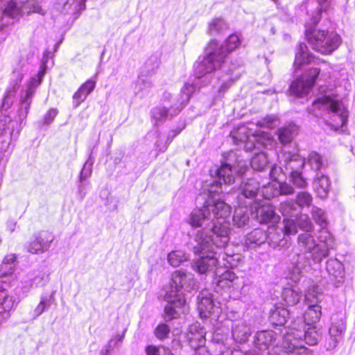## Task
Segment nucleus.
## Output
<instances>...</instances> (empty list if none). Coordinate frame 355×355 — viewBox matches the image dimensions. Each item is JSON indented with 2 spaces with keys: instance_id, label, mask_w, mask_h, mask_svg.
<instances>
[{
  "instance_id": "obj_1",
  "label": "nucleus",
  "mask_w": 355,
  "mask_h": 355,
  "mask_svg": "<svg viewBox=\"0 0 355 355\" xmlns=\"http://www.w3.org/2000/svg\"><path fill=\"white\" fill-rule=\"evenodd\" d=\"M248 166L245 162L239 160L236 153H227L225 161L214 171L218 181L211 180L208 187V198L201 209H194L190 214L189 223L194 227H202L198 231L207 234L214 244L218 247H225L230 241V229L226 218L231 214L230 206L223 200H216V196L221 191L222 181L224 184L234 182L235 174L243 175Z\"/></svg>"
},
{
  "instance_id": "obj_2",
  "label": "nucleus",
  "mask_w": 355,
  "mask_h": 355,
  "mask_svg": "<svg viewBox=\"0 0 355 355\" xmlns=\"http://www.w3.org/2000/svg\"><path fill=\"white\" fill-rule=\"evenodd\" d=\"M224 247H218L214 244L207 234L198 231L193 241L188 243V248L195 254H201V257L192 263L193 269L199 274H205L212 271L219 259H222L226 267H233V261L235 257L239 259V254L229 255L223 251Z\"/></svg>"
},
{
  "instance_id": "obj_3",
  "label": "nucleus",
  "mask_w": 355,
  "mask_h": 355,
  "mask_svg": "<svg viewBox=\"0 0 355 355\" xmlns=\"http://www.w3.org/2000/svg\"><path fill=\"white\" fill-rule=\"evenodd\" d=\"M193 276L182 270L175 271L171 276L170 286L164 295L167 302L164 318L166 321L178 318L187 311L186 300L182 291L190 292L195 287Z\"/></svg>"
},
{
  "instance_id": "obj_4",
  "label": "nucleus",
  "mask_w": 355,
  "mask_h": 355,
  "mask_svg": "<svg viewBox=\"0 0 355 355\" xmlns=\"http://www.w3.org/2000/svg\"><path fill=\"white\" fill-rule=\"evenodd\" d=\"M318 241L311 233L304 232L298 235L297 257L314 263H320L329 254L334 247V239L328 230H320Z\"/></svg>"
},
{
  "instance_id": "obj_5",
  "label": "nucleus",
  "mask_w": 355,
  "mask_h": 355,
  "mask_svg": "<svg viewBox=\"0 0 355 355\" xmlns=\"http://www.w3.org/2000/svg\"><path fill=\"white\" fill-rule=\"evenodd\" d=\"M240 44L241 39L236 34L230 35L221 46L211 41L206 49V56L194 64L196 77L201 78L216 70L224 62L227 53L235 50Z\"/></svg>"
},
{
  "instance_id": "obj_6",
  "label": "nucleus",
  "mask_w": 355,
  "mask_h": 355,
  "mask_svg": "<svg viewBox=\"0 0 355 355\" xmlns=\"http://www.w3.org/2000/svg\"><path fill=\"white\" fill-rule=\"evenodd\" d=\"M304 337V342L309 345L318 344L320 334L313 326L309 327L306 330L292 322L288 329L284 334L282 347L286 352L291 355H313L312 350L304 347L302 343Z\"/></svg>"
},
{
  "instance_id": "obj_7",
  "label": "nucleus",
  "mask_w": 355,
  "mask_h": 355,
  "mask_svg": "<svg viewBox=\"0 0 355 355\" xmlns=\"http://www.w3.org/2000/svg\"><path fill=\"white\" fill-rule=\"evenodd\" d=\"M320 19V15L318 16ZM313 17L311 24L306 26L305 34L306 40L313 50L323 55H330L336 51L342 42L340 36L334 31L328 30L315 29Z\"/></svg>"
},
{
  "instance_id": "obj_8",
  "label": "nucleus",
  "mask_w": 355,
  "mask_h": 355,
  "mask_svg": "<svg viewBox=\"0 0 355 355\" xmlns=\"http://www.w3.org/2000/svg\"><path fill=\"white\" fill-rule=\"evenodd\" d=\"M232 141L236 144H243L246 151L254 148L272 146V138L270 133L260 129L252 130L245 125H241L230 133Z\"/></svg>"
},
{
  "instance_id": "obj_9",
  "label": "nucleus",
  "mask_w": 355,
  "mask_h": 355,
  "mask_svg": "<svg viewBox=\"0 0 355 355\" xmlns=\"http://www.w3.org/2000/svg\"><path fill=\"white\" fill-rule=\"evenodd\" d=\"M317 110L327 112L330 115L332 122L327 124L334 130L343 127L347 121V111L341 101H334L328 96L318 98L313 102L309 112L318 116L321 113H317Z\"/></svg>"
},
{
  "instance_id": "obj_10",
  "label": "nucleus",
  "mask_w": 355,
  "mask_h": 355,
  "mask_svg": "<svg viewBox=\"0 0 355 355\" xmlns=\"http://www.w3.org/2000/svg\"><path fill=\"white\" fill-rule=\"evenodd\" d=\"M195 86L191 83H186L182 88L180 98L177 103L168 108L166 105L154 107L151 111L152 118L156 121H164L177 115L187 104L191 94L195 91Z\"/></svg>"
},
{
  "instance_id": "obj_11",
  "label": "nucleus",
  "mask_w": 355,
  "mask_h": 355,
  "mask_svg": "<svg viewBox=\"0 0 355 355\" xmlns=\"http://www.w3.org/2000/svg\"><path fill=\"white\" fill-rule=\"evenodd\" d=\"M45 72V67L43 66L37 74L29 80L26 88L21 91L19 108V116L21 119L26 117L36 89L41 84Z\"/></svg>"
},
{
  "instance_id": "obj_12",
  "label": "nucleus",
  "mask_w": 355,
  "mask_h": 355,
  "mask_svg": "<svg viewBox=\"0 0 355 355\" xmlns=\"http://www.w3.org/2000/svg\"><path fill=\"white\" fill-rule=\"evenodd\" d=\"M278 334L272 330H262L257 331L254 336V343L259 349L262 350L269 349L272 347V349L269 350L268 355H291L290 353L286 352L282 345H277Z\"/></svg>"
},
{
  "instance_id": "obj_13",
  "label": "nucleus",
  "mask_w": 355,
  "mask_h": 355,
  "mask_svg": "<svg viewBox=\"0 0 355 355\" xmlns=\"http://www.w3.org/2000/svg\"><path fill=\"white\" fill-rule=\"evenodd\" d=\"M320 72V68L310 69L304 77L293 81L290 86L291 93L297 97H303L307 95L315 84Z\"/></svg>"
},
{
  "instance_id": "obj_14",
  "label": "nucleus",
  "mask_w": 355,
  "mask_h": 355,
  "mask_svg": "<svg viewBox=\"0 0 355 355\" xmlns=\"http://www.w3.org/2000/svg\"><path fill=\"white\" fill-rule=\"evenodd\" d=\"M20 129L17 121L12 120L8 116H3L0 119V150L6 151L11 140L16 139Z\"/></svg>"
},
{
  "instance_id": "obj_15",
  "label": "nucleus",
  "mask_w": 355,
  "mask_h": 355,
  "mask_svg": "<svg viewBox=\"0 0 355 355\" xmlns=\"http://www.w3.org/2000/svg\"><path fill=\"white\" fill-rule=\"evenodd\" d=\"M250 211L260 223H277L279 220L274 207L266 200L253 202L250 204Z\"/></svg>"
},
{
  "instance_id": "obj_16",
  "label": "nucleus",
  "mask_w": 355,
  "mask_h": 355,
  "mask_svg": "<svg viewBox=\"0 0 355 355\" xmlns=\"http://www.w3.org/2000/svg\"><path fill=\"white\" fill-rule=\"evenodd\" d=\"M278 159L282 167L284 168L285 173L291 174L292 171H300L304 166L305 159L297 152L287 150L283 148L278 155Z\"/></svg>"
},
{
  "instance_id": "obj_17",
  "label": "nucleus",
  "mask_w": 355,
  "mask_h": 355,
  "mask_svg": "<svg viewBox=\"0 0 355 355\" xmlns=\"http://www.w3.org/2000/svg\"><path fill=\"white\" fill-rule=\"evenodd\" d=\"M54 236L49 231H41L33 236V239L28 246V251L32 254H42L47 251L52 242Z\"/></svg>"
},
{
  "instance_id": "obj_18",
  "label": "nucleus",
  "mask_w": 355,
  "mask_h": 355,
  "mask_svg": "<svg viewBox=\"0 0 355 355\" xmlns=\"http://www.w3.org/2000/svg\"><path fill=\"white\" fill-rule=\"evenodd\" d=\"M332 320L329 330L330 338L327 345L328 350H331L337 346L338 343L342 340L343 332L345 331V323L343 319L338 321H335V319Z\"/></svg>"
},
{
  "instance_id": "obj_19",
  "label": "nucleus",
  "mask_w": 355,
  "mask_h": 355,
  "mask_svg": "<svg viewBox=\"0 0 355 355\" xmlns=\"http://www.w3.org/2000/svg\"><path fill=\"white\" fill-rule=\"evenodd\" d=\"M198 309L202 318H207L215 312L216 305L211 297V294L207 291H203L198 296Z\"/></svg>"
},
{
  "instance_id": "obj_20",
  "label": "nucleus",
  "mask_w": 355,
  "mask_h": 355,
  "mask_svg": "<svg viewBox=\"0 0 355 355\" xmlns=\"http://www.w3.org/2000/svg\"><path fill=\"white\" fill-rule=\"evenodd\" d=\"M321 306L319 304H308V309L304 314V320L302 318L294 321L295 325L304 328L306 324L312 325L318 322L321 317Z\"/></svg>"
},
{
  "instance_id": "obj_21",
  "label": "nucleus",
  "mask_w": 355,
  "mask_h": 355,
  "mask_svg": "<svg viewBox=\"0 0 355 355\" xmlns=\"http://www.w3.org/2000/svg\"><path fill=\"white\" fill-rule=\"evenodd\" d=\"M205 331L203 328L200 327L199 323H194L189 328L187 338L190 346L194 349L204 346L205 344Z\"/></svg>"
},
{
  "instance_id": "obj_22",
  "label": "nucleus",
  "mask_w": 355,
  "mask_h": 355,
  "mask_svg": "<svg viewBox=\"0 0 355 355\" xmlns=\"http://www.w3.org/2000/svg\"><path fill=\"white\" fill-rule=\"evenodd\" d=\"M259 188V182L252 178L243 180L239 186V191L243 198L253 200L257 196Z\"/></svg>"
},
{
  "instance_id": "obj_23",
  "label": "nucleus",
  "mask_w": 355,
  "mask_h": 355,
  "mask_svg": "<svg viewBox=\"0 0 355 355\" xmlns=\"http://www.w3.org/2000/svg\"><path fill=\"white\" fill-rule=\"evenodd\" d=\"M318 61H319V59L314 58L304 43H300L298 45L294 61V67L295 68L300 69L304 64H309L312 62H317Z\"/></svg>"
},
{
  "instance_id": "obj_24",
  "label": "nucleus",
  "mask_w": 355,
  "mask_h": 355,
  "mask_svg": "<svg viewBox=\"0 0 355 355\" xmlns=\"http://www.w3.org/2000/svg\"><path fill=\"white\" fill-rule=\"evenodd\" d=\"M250 326L243 321H237L232 325V334L234 340L239 343H244L251 335Z\"/></svg>"
},
{
  "instance_id": "obj_25",
  "label": "nucleus",
  "mask_w": 355,
  "mask_h": 355,
  "mask_svg": "<svg viewBox=\"0 0 355 355\" xmlns=\"http://www.w3.org/2000/svg\"><path fill=\"white\" fill-rule=\"evenodd\" d=\"M326 269L331 279L341 282L345 277V270L343 263L337 259H329L326 263Z\"/></svg>"
},
{
  "instance_id": "obj_26",
  "label": "nucleus",
  "mask_w": 355,
  "mask_h": 355,
  "mask_svg": "<svg viewBox=\"0 0 355 355\" xmlns=\"http://www.w3.org/2000/svg\"><path fill=\"white\" fill-rule=\"evenodd\" d=\"M311 267V261L297 257L288 273V277L295 283L298 282L303 276L306 268Z\"/></svg>"
},
{
  "instance_id": "obj_27",
  "label": "nucleus",
  "mask_w": 355,
  "mask_h": 355,
  "mask_svg": "<svg viewBox=\"0 0 355 355\" xmlns=\"http://www.w3.org/2000/svg\"><path fill=\"white\" fill-rule=\"evenodd\" d=\"M313 187L318 196L321 198H325L331 187L329 177L320 172H318L313 182Z\"/></svg>"
},
{
  "instance_id": "obj_28",
  "label": "nucleus",
  "mask_w": 355,
  "mask_h": 355,
  "mask_svg": "<svg viewBox=\"0 0 355 355\" xmlns=\"http://www.w3.org/2000/svg\"><path fill=\"white\" fill-rule=\"evenodd\" d=\"M267 239V235L262 230L257 228L246 235L245 239V245L250 248H254L259 246Z\"/></svg>"
},
{
  "instance_id": "obj_29",
  "label": "nucleus",
  "mask_w": 355,
  "mask_h": 355,
  "mask_svg": "<svg viewBox=\"0 0 355 355\" xmlns=\"http://www.w3.org/2000/svg\"><path fill=\"white\" fill-rule=\"evenodd\" d=\"M96 83L94 80H88L78 89L73 96L74 106L78 107L85 99L87 95L90 94L94 89Z\"/></svg>"
},
{
  "instance_id": "obj_30",
  "label": "nucleus",
  "mask_w": 355,
  "mask_h": 355,
  "mask_svg": "<svg viewBox=\"0 0 355 355\" xmlns=\"http://www.w3.org/2000/svg\"><path fill=\"white\" fill-rule=\"evenodd\" d=\"M266 191L268 189L272 190L271 193L266 192V196L269 198H273L279 194L280 195H291L294 193V188L288 183L277 182V184H269L267 187Z\"/></svg>"
},
{
  "instance_id": "obj_31",
  "label": "nucleus",
  "mask_w": 355,
  "mask_h": 355,
  "mask_svg": "<svg viewBox=\"0 0 355 355\" xmlns=\"http://www.w3.org/2000/svg\"><path fill=\"white\" fill-rule=\"evenodd\" d=\"M290 315V311L285 308H276L270 311L269 317L270 322L276 326L284 325Z\"/></svg>"
},
{
  "instance_id": "obj_32",
  "label": "nucleus",
  "mask_w": 355,
  "mask_h": 355,
  "mask_svg": "<svg viewBox=\"0 0 355 355\" xmlns=\"http://www.w3.org/2000/svg\"><path fill=\"white\" fill-rule=\"evenodd\" d=\"M297 134V128L295 125H291L287 127L279 128L277 131L278 139L283 145H286L291 142Z\"/></svg>"
},
{
  "instance_id": "obj_33",
  "label": "nucleus",
  "mask_w": 355,
  "mask_h": 355,
  "mask_svg": "<svg viewBox=\"0 0 355 355\" xmlns=\"http://www.w3.org/2000/svg\"><path fill=\"white\" fill-rule=\"evenodd\" d=\"M19 82L15 83L12 87H9L4 95L3 102L1 104V109L3 110H7L9 109L13 103L14 98L15 96L16 92L19 88V85L20 82L22 80L23 76L20 73L18 74Z\"/></svg>"
},
{
  "instance_id": "obj_34",
  "label": "nucleus",
  "mask_w": 355,
  "mask_h": 355,
  "mask_svg": "<svg viewBox=\"0 0 355 355\" xmlns=\"http://www.w3.org/2000/svg\"><path fill=\"white\" fill-rule=\"evenodd\" d=\"M279 210L286 217H296L301 213L299 205L294 200L281 202Z\"/></svg>"
},
{
  "instance_id": "obj_35",
  "label": "nucleus",
  "mask_w": 355,
  "mask_h": 355,
  "mask_svg": "<svg viewBox=\"0 0 355 355\" xmlns=\"http://www.w3.org/2000/svg\"><path fill=\"white\" fill-rule=\"evenodd\" d=\"M233 225L237 227H242L246 225L249 221L248 209L245 207H237L233 216Z\"/></svg>"
},
{
  "instance_id": "obj_36",
  "label": "nucleus",
  "mask_w": 355,
  "mask_h": 355,
  "mask_svg": "<svg viewBox=\"0 0 355 355\" xmlns=\"http://www.w3.org/2000/svg\"><path fill=\"white\" fill-rule=\"evenodd\" d=\"M301 297V293L293 288H286L283 290L282 298L286 304L289 306L297 304Z\"/></svg>"
},
{
  "instance_id": "obj_37",
  "label": "nucleus",
  "mask_w": 355,
  "mask_h": 355,
  "mask_svg": "<svg viewBox=\"0 0 355 355\" xmlns=\"http://www.w3.org/2000/svg\"><path fill=\"white\" fill-rule=\"evenodd\" d=\"M323 295L318 286L311 285L305 294V300L307 304H318L322 300Z\"/></svg>"
},
{
  "instance_id": "obj_38",
  "label": "nucleus",
  "mask_w": 355,
  "mask_h": 355,
  "mask_svg": "<svg viewBox=\"0 0 355 355\" xmlns=\"http://www.w3.org/2000/svg\"><path fill=\"white\" fill-rule=\"evenodd\" d=\"M269 161L264 152L256 153L251 159L252 168L256 171H263L268 165Z\"/></svg>"
},
{
  "instance_id": "obj_39",
  "label": "nucleus",
  "mask_w": 355,
  "mask_h": 355,
  "mask_svg": "<svg viewBox=\"0 0 355 355\" xmlns=\"http://www.w3.org/2000/svg\"><path fill=\"white\" fill-rule=\"evenodd\" d=\"M16 259L17 256L15 254H10L4 257L2 263L0 265V272L1 275L6 276L12 273Z\"/></svg>"
},
{
  "instance_id": "obj_40",
  "label": "nucleus",
  "mask_w": 355,
  "mask_h": 355,
  "mask_svg": "<svg viewBox=\"0 0 355 355\" xmlns=\"http://www.w3.org/2000/svg\"><path fill=\"white\" fill-rule=\"evenodd\" d=\"M52 295L48 297L46 295H42L40 298V302L35 307L33 312L32 318L36 319L41 315L46 309H48L51 304Z\"/></svg>"
},
{
  "instance_id": "obj_41",
  "label": "nucleus",
  "mask_w": 355,
  "mask_h": 355,
  "mask_svg": "<svg viewBox=\"0 0 355 355\" xmlns=\"http://www.w3.org/2000/svg\"><path fill=\"white\" fill-rule=\"evenodd\" d=\"M311 215L315 222L321 227V230H327L326 229L327 225L326 214L322 209L315 206L313 207Z\"/></svg>"
},
{
  "instance_id": "obj_42",
  "label": "nucleus",
  "mask_w": 355,
  "mask_h": 355,
  "mask_svg": "<svg viewBox=\"0 0 355 355\" xmlns=\"http://www.w3.org/2000/svg\"><path fill=\"white\" fill-rule=\"evenodd\" d=\"M234 277L235 275L234 273L226 271L217 279L216 282V287L220 288L223 290L226 288H230L232 286V281L234 280Z\"/></svg>"
},
{
  "instance_id": "obj_43",
  "label": "nucleus",
  "mask_w": 355,
  "mask_h": 355,
  "mask_svg": "<svg viewBox=\"0 0 355 355\" xmlns=\"http://www.w3.org/2000/svg\"><path fill=\"white\" fill-rule=\"evenodd\" d=\"M188 259V256L181 250H175L168 254V262L173 267H178Z\"/></svg>"
},
{
  "instance_id": "obj_44",
  "label": "nucleus",
  "mask_w": 355,
  "mask_h": 355,
  "mask_svg": "<svg viewBox=\"0 0 355 355\" xmlns=\"http://www.w3.org/2000/svg\"><path fill=\"white\" fill-rule=\"evenodd\" d=\"M284 233L278 232L275 230V232H270L268 235H267L266 241H268L270 247L275 249L284 244L285 241H284Z\"/></svg>"
},
{
  "instance_id": "obj_45",
  "label": "nucleus",
  "mask_w": 355,
  "mask_h": 355,
  "mask_svg": "<svg viewBox=\"0 0 355 355\" xmlns=\"http://www.w3.org/2000/svg\"><path fill=\"white\" fill-rule=\"evenodd\" d=\"M159 64V60L158 57L156 55H152L146 61L141 73H146V75H151L158 68Z\"/></svg>"
},
{
  "instance_id": "obj_46",
  "label": "nucleus",
  "mask_w": 355,
  "mask_h": 355,
  "mask_svg": "<svg viewBox=\"0 0 355 355\" xmlns=\"http://www.w3.org/2000/svg\"><path fill=\"white\" fill-rule=\"evenodd\" d=\"M227 26L222 18H215L209 24L208 33L210 35H215L225 30Z\"/></svg>"
},
{
  "instance_id": "obj_47",
  "label": "nucleus",
  "mask_w": 355,
  "mask_h": 355,
  "mask_svg": "<svg viewBox=\"0 0 355 355\" xmlns=\"http://www.w3.org/2000/svg\"><path fill=\"white\" fill-rule=\"evenodd\" d=\"M313 201L312 196L307 191H301L297 193L296 198V204L299 205L301 211L304 207H309Z\"/></svg>"
},
{
  "instance_id": "obj_48",
  "label": "nucleus",
  "mask_w": 355,
  "mask_h": 355,
  "mask_svg": "<svg viewBox=\"0 0 355 355\" xmlns=\"http://www.w3.org/2000/svg\"><path fill=\"white\" fill-rule=\"evenodd\" d=\"M307 163L313 170L318 171L322 166V157L316 152H311L307 157Z\"/></svg>"
},
{
  "instance_id": "obj_49",
  "label": "nucleus",
  "mask_w": 355,
  "mask_h": 355,
  "mask_svg": "<svg viewBox=\"0 0 355 355\" xmlns=\"http://www.w3.org/2000/svg\"><path fill=\"white\" fill-rule=\"evenodd\" d=\"M44 276L43 275L42 277H35L33 279L24 282L21 288V292L25 295L27 294L33 287L34 284H35L36 286H43L44 284H41V282L44 279Z\"/></svg>"
},
{
  "instance_id": "obj_50",
  "label": "nucleus",
  "mask_w": 355,
  "mask_h": 355,
  "mask_svg": "<svg viewBox=\"0 0 355 355\" xmlns=\"http://www.w3.org/2000/svg\"><path fill=\"white\" fill-rule=\"evenodd\" d=\"M290 178L291 181L297 187L303 189L307 186L306 180L303 177L301 171H292L291 174H290Z\"/></svg>"
},
{
  "instance_id": "obj_51",
  "label": "nucleus",
  "mask_w": 355,
  "mask_h": 355,
  "mask_svg": "<svg viewBox=\"0 0 355 355\" xmlns=\"http://www.w3.org/2000/svg\"><path fill=\"white\" fill-rule=\"evenodd\" d=\"M278 125V119L275 116H267L265 118L259 120L257 123V125L259 127L274 128Z\"/></svg>"
},
{
  "instance_id": "obj_52",
  "label": "nucleus",
  "mask_w": 355,
  "mask_h": 355,
  "mask_svg": "<svg viewBox=\"0 0 355 355\" xmlns=\"http://www.w3.org/2000/svg\"><path fill=\"white\" fill-rule=\"evenodd\" d=\"M284 234H295L297 232L298 224L294 219L285 218L283 221Z\"/></svg>"
},
{
  "instance_id": "obj_53",
  "label": "nucleus",
  "mask_w": 355,
  "mask_h": 355,
  "mask_svg": "<svg viewBox=\"0 0 355 355\" xmlns=\"http://www.w3.org/2000/svg\"><path fill=\"white\" fill-rule=\"evenodd\" d=\"M147 355H173L171 350L164 346H148L146 348Z\"/></svg>"
},
{
  "instance_id": "obj_54",
  "label": "nucleus",
  "mask_w": 355,
  "mask_h": 355,
  "mask_svg": "<svg viewBox=\"0 0 355 355\" xmlns=\"http://www.w3.org/2000/svg\"><path fill=\"white\" fill-rule=\"evenodd\" d=\"M148 76L149 75L141 72L137 82V86L139 87V90H144L152 86V81L148 78Z\"/></svg>"
},
{
  "instance_id": "obj_55",
  "label": "nucleus",
  "mask_w": 355,
  "mask_h": 355,
  "mask_svg": "<svg viewBox=\"0 0 355 355\" xmlns=\"http://www.w3.org/2000/svg\"><path fill=\"white\" fill-rule=\"evenodd\" d=\"M331 1V0H318L320 8L313 15L314 23H316L319 19L318 16L320 15L321 12H325L328 10L330 7Z\"/></svg>"
},
{
  "instance_id": "obj_56",
  "label": "nucleus",
  "mask_w": 355,
  "mask_h": 355,
  "mask_svg": "<svg viewBox=\"0 0 355 355\" xmlns=\"http://www.w3.org/2000/svg\"><path fill=\"white\" fill-rule=\"evenodd\" d=\"M169 331L170 329L168 325L161 324L156 327L155 334L157 338L162 340L167 337L169 334Z\"/></svg>"
},
{
  "instance_id": "obj_57",
  "label": "nucleus",
  "mask_w": 355,
  "mask_h": 355,
  "mask_svg": "<svg viewBox=\"0 0 355 355\" xmlns=\"http://www.w3.org/2000/svg\"><path fill=\"white\" fill-rule=\"evenodd\" d=\"M297 222L298 224V228L304 230L305 232L311 233L313 230V224L307 217H305L304 218H300Z\"/></svg>"
},
{
  "instance_id": "obj_58",
  "label": "nucleus",
  "mask_w": 355,
  "mask_h": 355,
  "mask_svg": "<svg viewBox=\"0 0 355 355\" xmlns=\"http://www.w3.org/2000/svg\"><path fill=\"white\" fill-rule=\"evenodd\" d=\"M90 187V182L89 181L83 180V182L79 181L78 196L80 200H83L85 197L87 191Z\"/></svg>"
},
{
  "instance_id": "obj_59",
  "label": "nucleus",
  "mask_w": 355,
  "mask_h": 355,
  "mask_svg": "<svg viewBox=\"0 0 355 355\" xmlns=\"http://www.w3.org/2000/svg\"><path fill=\"white\" fill-rule=\"evenodd\" d=\"M92 172V164H89L87 162L84 164L83 169L80 174L79 181L83 182V180L87 181V179L91 175Z\"/></svg>"
},
{
  "instance_id": "obj_60",
  "label": "nucleus",
  "mask_w": 355,
  "mask_h": 355,
  "mask_svg": "<svg viewBox=\"0 0 355 355\" xmlns=\"http://www.w3.org/2000/svg\"><path fill=\"white\" fill-rule=\"evenodd\" d=\"M58 113V111L56 108H51L44 115L43 119V123L45 125L51 123L57 116Z\"/></svg>"
},
{
  "instance_id": "obj_61",
  "label": "nucleus",
  "mask_w": 355,
  "mask_h": 355,
  "mask_svg": "<svg viewBox=\"0 0 355 355\" xmlns=\"http://www.w3.org/2000/svg\"><path fill=\"white\" fill-rule=\"evenodd\" d=\"M234 80V79H233L232 76L228 77L227 78H223V83L219 89V92H224L227 89L230 87Z\"/></svg>"
},
{
  "instance_id": "obj_62",
  "label": "nucleus",
  "mask_w": 355,
  "mask_h": 355,
  "mask_svg": "<svg viewBox=\"0 0 355 355\" xmlns=\"http://www.w3.org/2000/svg\"><path fill=\"white\" fill-rule=\"evenodd\" d=\"M283 171V168L282 167H272L270 171V177L272 180H277L278 179V177L276 176V174L278 171Z\"/></svg>"
},
{
  "instance_id": "obj_63",
  "label": "nucleus",
  "mask_w": 355,
  "mask_h": 355,
  "mask_svg": "<svg viewBox=\"0 0 355 355\" xmlns=\"http://www.w3.org/2000/svg\"><path fill=\"white\" fill-rule=\"evenodd\" d=\"M269 184H277V183H268L267 185L263 187V191H262V194H263V196H264V198H266V200L270 199V198L269 197H267L266 196V192H268V193H271L272 192V190L271 189H268V191H266L267 189V187L269 185Z\"/></svg>"
},
{
  "instance_id": "obj_64",
  "label": "nucleus",
  "mask_w": 355,
  "mask_h": 355,
  "mask_svg": "<svg viewBox=\"0 0 355 355\" xmlns=\"http://www.w3.org/2000/svg\"><path fill=\"white\" fill-rule=\"evenodd\" d=\"M171 98V94L168 92H164L163 94L164 102L169 101Z\"/></svg>"
}]
</instances>
